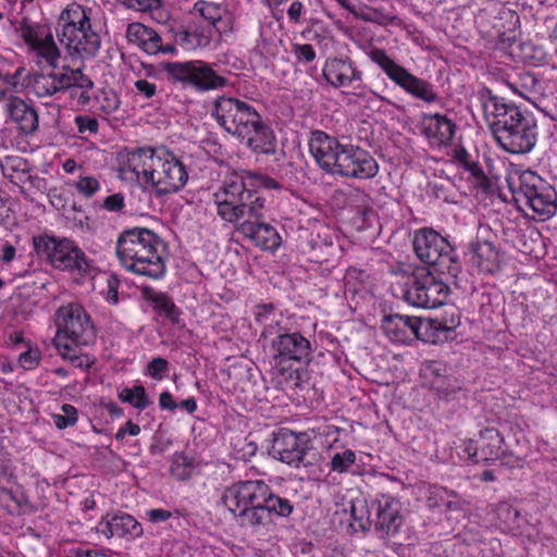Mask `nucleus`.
I'll use <instances>...</instances> for the list:
<instances>
[{
  "mask_svg": "<svg viewBox=\"0 0 557 557\" xmlns=\"http://www.w3.org/2000/svg\"><path fill=\"white\" fill-rule=\"evenodd\" d=\"M220 502L239 525L256 531L271 525L273 517H288L294 509L288 498L274 494L262 480L238 481L226 486Z\"/></svg>",
  "mask_w": 557,
  "mask_h": 557,
  "instance_id": "f257e3e1",
  "label": "nucleus"
},
{
  "mask_svg": "<svg viewBox=\"0 0 557 557\" xmlns=\"http://www.w3.org/2000/svg\"><path fill=\"white\" fill-rule=\"evenodd\" d=\"M120 173L124 180H135L157 195L177 193L188 181L186 166L164 147H141L127 151Z\"/></svg>",
  "mask_w": 557,
  "mask_h": 557,
  "instance_id": "f03ea898",
  "label": "nucleus"
},
{
  "mask_svg": "<svg viewBox=\"0 0 557 557\" xmlns=\"http://www.w3.org/2000/svg\"><path fill=\"white\" fill-rule=\"evenodd\" d=\"M484 113L497 144L512 154L529 153L537 141L535 121L496 96L484 103Z\"/></svg>",
  "mask_w": 557,
  "mask_h": 557,
  "instance_id": "7ed1b4c3",
  "label": "nucleus"
},
{
  "mask_svg": "<svg viewBox=\"0 0 557 557\" xmlns=\"http://www.w3.org/2000/svg\"><path fill=\"white\" fill-rule=\"evenodd\" d=\"M57 333L53 338L58 354L75 368H88L89 358L82 348L96 338V331L90 315L77 302L61 306L54 317Z\"/></svg>",
  "mask_w": 557,
  "mask_h": 557,
  "instance_id": "20e7f679",
  "label": "nucleus"
},
{
  "mask_svg": "<svg viewBox=\"0 0 557 557\" xmlns=\"http://www.w3.org/2000/svg\"><path fill=\"white\" fill-rule=\"evenodd\" d=\"M55 35L61 48L72 60L94 58L101 47V37L94 22V10L71 3L59 15Z\"/></svg>",
  "mask_w": 557,
  "mask_h": 557,
  "instance_id": "39448f33",
  "label": "nucleus"
},
{
  "mask_svg": "<svg viewBox=\"0 0 557 557\" xmlns=\"http://www.w3.org/2000/svg\"><path fill=\"white\" fill-rule=\"evenodd\" d=\"M161 244L159 236L148 228H127L117 237L116 256L125 270L157 280L165 273L159 251Z\"/></svg>",
  "mask_w": 557,
  "mask_h": 557,
  "instance_id": "423d86ee",
  "label": "nucleus"
},
{
  "mask_svg": "<svg viewBox=\"0 0 557 557\" xmlns=\"http://www.w3.org/2000/svg\"><path fill=\"white\" fill-rule=\"evenodd\" d=\"M212 196L216 214L236 227L247 216L258 215L262 202H265L260 193L247 188L243 177L237 174L227 177Z\"/></svg>",
  "mask_w": 557,
  "mask_h": 557,
  "instance_id": "0eeeda50",
  "label": "nucleus"
},
{
  "mask_svg": "<svg viewBox=\"0 0 557 557\" xmlns=\"http://www.w3.org/2000/svg\"><path fill=\"white\" fill-rule=\"evenodd\" d=\"M32 242L37 257L55 270L86 272L89 269L86 253L71 238L45 233L33 236Z\"/></svg>",
  "mask_w": 557,
  "mask_h": 557,
  "instance_id": "6e6552de",
  "label": "nucleus"
},
{
  "mask_svg": "<svg viewBox=\"0 0 557 557\" xmlns=\"http://www.w3.org/2000/svg\"><path fill=\"white\" fill-rule=\"evenodd\" d=\"M511 190L515 201L530 209L541 220H547L556 214L557 193L535 172H521L517 183H512Z\"/></svg>",
  "mask_w": 557,
  "mask_h": 557,
  "instance_id": "1a4fd4ad",
  "label": "nucleus"
},
{
  "mask_svg": "<svg viewBox=\"0 0 557 557\" xmlns=\"http://www.w3.org/2000/svg\"><path fill=\"white\" fill-rule=\"evenodd\" d=\"M28 87L38 98L53 97L69 89H77L78 102L86 104L90 100L89 90L94 83L81 69L63 65L60 71L29 74Z\"/></svg>",
  "mask_w": 557,
  "mask_h": 557,
  "instance_id": "9d476101",
  "label": "nucleus"
},
{
  "mask_svg": "<svg viewBox=\"0 0 557 557\" xmlns=\"http://www.w3.org/2000/svg\"><path fill=\"white\" fill-rule=\"evenodd\" d=\"M413 249L417 257L442 274L457 276L460 264L450 243L432 228H420L414 233Z\"/></svg>",
  "mask_w": 557,
  "mask_h": 557,
  "instance_id": "9b49d317",
  "label": "nucleus"
},
{
  "mask_svg": "<svg viewBox=\"0 0 557 557\" xmlns=\"http://www.w3.org/2000/svg\"><path fill=\"white\" fill-rule=\"evenodd\" d=\"M367 55L389 81L408 95L426 103H434L438 100V95L431 83L410 73L389 57L384 49L372 48L367 52Z\"/></svg>",
  "mask_w": 557,
  "mask_h": 557,
  "instance_id": "f8f14e48",
  "label": "nucleus"
},
{
  "mask_svg": "<svg viewBox=\"0 0 557 557\" xmlns=\"http://www.w3.org/2000/svg\"><path fill=\"white\" fill-rule=\"evenodd\" d=\"M170 77L199 92L216 90L227 85V78L214 71L211 64L200 61L170 62L165 64Z\"/></svg>",
  "mask_w": 557,
  "mask_h": 557,
  "instance_id": "ddd939ff",
  "label": "nucleus"
},
{
  "mask_svg": "<svg viewBox=\"0 0 557 557\" xmlns=\"http://www.w3.org/2000/svg\"><path fill=\"white\" fill-rule=\"evenodd\" d=\"M21 36L26 45V53L29 60L37 66H48L47 70L36 71V73L61 70L58 69L62 57L61 48L50 29L44 26L25 25L21 29Z\"/></svg>",
  "mask_w": 557,
  "mask_h": 557,
  "instance_id": "4468645a",
  "label": "nucleus"
},
{
  "mask_svg": "<svg viewBox=\"0 0 557 557\" xmlns=\"http://www.w3.org/2000/svg\"><path fill=\"white\" fill-rule=\"evenodd\" d=\"M322 75L324 79L334 88H352L350 92L357 98L364 99L369 94L374 95L381 101L393 104V102L384 96H381L363 84V73L356 63L348 57L329 58L326 59Z\"/></svg>",
  "mask_w": 557,
  "mask_h": 557,
  "instance_id": "2eb2a0df",
  "label": "nucleus"
},
{
  "mask_svg": "<svg viewBox=\"0 0 557 557\" xmlns=\"http://www.w3.org/2000/svg\"><path fill=\"white\" fill-rule=\"evenodd\" d=\"M259 115L251 104L232 97H218L212 109V116L216 123L237 139L247 134L248 127Z\"/></svg>",
  "mask_w": 557,
  "mask_h": 557,
  "instance_id": "dca6fc26",
  "label": "nucleus"
},
{
  "mask_svg": "<svg viewBox=\"0 0 557 557\" xmlns=\"http://www.w3.org/2000/svg\"><path fill=\"white\" fill-rule=\"evenodd\" d=\"M449 287L432 274L413 276L406 284L403 297L411 306L433 309L445 304Z\"/></svg>",
  "mask_w": 557,
  "mask_h": 557,
  "instance_id": "f3484780",
  "label": "nucleus"
},
{
  "mask_svg": "<svg viewBox=\"0 0 557 557\" xmlns=\"http://www.w3.org/2000/svg\"><path fill=\"white\" fill-rule=\"evenodd\" d=\"M275 366H282L286 361L308 363L313 348L308 338L299 332H282L281 329L271 342Z\"/></svg>",
  "mask_w": 557,
  "mask_h": 557,
  "instance_id": "a211bd4d",
  "label": "nucleus"
},
{
  "mask_svg": "<svg viewBox=\"0 0 557 557\" xmlns=\"http://www.w3.org/2000/svg\"><path fill=\"white\" fill-rule=\"evenodd\" d=\"M379 172V164L369 151L354 145H346L334 175L348 178L368 180Z\"/></svg>",
  "mask_w": 557,
  "mask_h": 557,
  "instance_id": "6ab92c4d",
  "label": "nucleus"
},
{
  "mask_svg": "<svg viewBox=\"0 0 557 557\" xmlns=\"http://www.w3.org/2000/svg\"><path fill=\"white\" fill-rule=\"evenodd\" d=\"M505 83L513 94L535 107H540L554 88L550 81L527 71L513 72L507 76Z\"/></svg>",
  "mask_w": 557,
  "mask_h": 557,
  "instance_id": "aec40b11",
  "label": "nucleus"
},
{
  "mask_svg": "<svg viewBox=\"0 0 557 557\" xmlns=\"http://www.w3.org/2000/svg\"><path fill=\"white\" fill-rule=\"evenodd\" d=\"M5 123L15 127L21 137H32L39 128V116L35 107L18 96H10L3 106Z\"/></svg>",
  "mask_w": 557,
  "mask_h": 557,
  "instance_id": "412c9836",
  "label": "nucleus"
},
{
  "mask_svg": "<svg viewBox=\"0 0 557 557\" xmlns=\"http://www.w3.org/2000/svg\"><path fill=\"white\" fill-rule=\"evenodd\" d=\"M374 511L373 527L380 537L395 536L404 524L401 504L391 495H381L370 506Z\"/></svg>",
  "mask_w": 557,
  "mask_h": 557,
  "instance_id": "4be33fe9",
  "label": "nucleus"
},
{
  "mask_svg": "<svg viewBox=\"0 0 557 557\" xmlns=\"http://www.w3.org/2000/svg\"><path fill=\"white\" fill-rule=\"evenodd\" d=\"M310 449V440L304 433L281 430L274 437L272 455L289 466L296 468L305 465V457Z\"/></svg>",
  "mask_w": 557,
  "mask_h": 557,
  "instance_id": "5701e85b",
  "label": "nucleus"
},
{
  "mask_svg": "<svg viewBox=\"0 0 557 557\" xmlns=\"http://www.w3.org/2000/svg\"><path fill=\"white\" fill-rule=\"evenodd\" d=\"M345 146L323 131L310 134L309 151L320 168L330 174H334Z\"/></svg>",
  "mask_w": 557,
  "mask_h": 557,
  "instance_id": "b1692460",
  "label": "nucleus"
},
{
  "mask_svg": "<svg viewBox=\"0 0 557 557\" xmlns=\"http://www.w3.org/2000/svg\"><path fill=\"white\" fill-rule=\"evenodd\" d=\"M257 213L256 216H247L236 230L262 249L274 250L278 248L281 237L277 231L264 221V202H262V207Z\"/></svg>",
  "mask_w": 557,
  "mask_h": 557,
  "instance_id": "393cba45",
  "label": "nucleus"
},
{
  "mask_svg": "<svg viewBox=\"0 0 557 557\" xmlns=\"http://www.w3.org/2000/svg\"><path fill=\"white\" fill-rule=\"evenodd\" d=\"M422 385L447 397L461 388L459 381L451 375L450 369L442 361L433 360L422 364L420 370Z\"/></svg>",
  "mask_w": 557,
  "mask_h": 557,
  "instance_id": "a878e982",
  "label": "nucleus"
},
{
  "mask_svg": "<svg viewBox=\"0 0 557 557\" xmlns=\"http://www.w3.org/2000/svg\"><path fill=\"white\" fill-rule=\"evenodd\" d=\"M214 29L222 37H231L237 30L235 17L232 13L224 10L208 29H202L198 33L193 26L188 25L186 29L178 34V39L187 49H195L197 47H205L210 44L211 30Z\"/></svg>",
  "mask_w": 557,
  "mask_h": 557,
  "instance_id": "bb28decb",
  "label": "nucleus"
},
{
  "mask_svg": "<svg viewBox=\"0 0 557 557\" xmlns=\"http://www.w3.org/2000/svg\"><path fill=\"white\" fill-rule=\"evenodd\" d=\"M239 140L256 154L272 156L276 152V136L261 115L248 127L247 134L240 136Z\"/></svg>",
  "mask_w": 557,
  "mask_h": 557,
  "instance_id": "cd10ccee",
  "label": "nucleus"
},
{
  "mask_svg": "<svg viewBox=\"0 0 557 557\" xmlns=\"http://www.w3.org/2000/svg\"><path fill=\"white\" fill-rule=\"evenodd\" d=\"M421 321L401 314H392L383 319L382 330L384 334L394 343L408 344L419 338Z\"/></svg>",
  "mask_w": 557,
  "mask_h": 557,
  "instance_id": "c85d7f7f",
  "label": "nucleus"
},
{
  "mask_svg": "<svg viewBox=\"0 0 557 557\" xmlns=\"http://www.w3.org/2000/svg\"><path fill=\"white\" fill-rule=\"evenodd\" d=\"M422 134L435 146H447L450 144L456 125L446 115L424 114L421 121Z\"/></svg>",
  "mask_w": 557,
  "mask_h": 557,
  "instance_id": "c756f323",
  "label": "nucleus"
},
{
  "mask_svg": "<svg viewBox=\"0 0 557 557\" xmlns=\"http://www.w3.org/2000/svg\"><path fill=\"white\" fill-rule=\"evenodd\" d=\"M98 531L107 539L132 536L138 537L143 534L140 523L131 515L119 512L111 517L107 516L98 524Z\"/></svg>",
  "mask_w": 557,
  "mask_h": 557,
  "instance_id": "7c9ffc66",
  "label": "nucleus"
},
{
  "mask_svg": "<svg viewBox=\"0 0 557 557\" xmlns=\"http://www.w3.org/2000/svg\"><path fill=\"white\" fill-rule=\"evenodd\" d=\"M127 38L131 42L136 44L148 54H157L159 52L170 53L174 51L171 45H163L160 35L152 28L140 23L129 24L127 27Z\"/></svg>",
  "mask_w": 557,
  "mask_h": 557,
  "instance_id": "2f4dec72",
  "label": "nucleus"
},
{
  "mask_svg": "<svg viewBox=\"0 0 557 557\" xmlns=\"http://www.w3.org/2000/svg\"><path fill=\"white\" fill-rule=\"evenodd\" d=\"M470 264L479 273L492 274L499 270V251L490 242H478L470 247Z\"/></svg>",
  "mask_w": 557,
  "mask_h": 557,
  "instance_id": "473e14b6",
  "label": "nucleus"
},
{
  "mask_svg": "<svg viewBox=\"0 0 557 557\" xmlns=\"http://www.w3.org/2000/svg\"><path fill=\"white\" fill-rule=\"evenodd\" d=\"M141 295L144 299L152 306L157 313L163 315L173 324L180 322L181 311L172 298L169 297L165 293L158 292L152 287L146 286L141 289Z\"/></svg>",
  "mask_w": 557,
  "mask_h": 557,
  "instance_id": "72a5a7b5",
  "label": "nucleus"
},
{
  "mask_svg": "<svg viewBox=\"0 0 557 557\" xmlns=\"http://www.w3.org/2000/svg\"><path fill=\"white\" fill-rule=\"evenodd\" d=\"M480 458L483 461L497 460L502 457L504 437L494 428L480 431Z\"/></svg>",
  "mask_w": 557,
  "mask_h": 557,
  "instance_id": "f704fd0d",
  "label": "nucleus"
},
{
  "mask_svg": "<svg viewBox=\"0 0 557 557\" xmlns=\"http://www.w3.org/2000/svg\"><path fill=\"white\" fill-rule=\"evenodd\" d=\"M1 172L4 177L13 184L21 186L32 178L27 161L18 156H7L0 162Z\"/></svg>",
  "mask_w": 557,
  "mask_h": 557,
  "instance_id": "c9c22d12",
  "label": "nucleus"
},
{
  "mask_svg": "<svg viewBox=\"0 0 557 557\" xmlns=\"http://www.w3.org/2000/svg\"><path fill=\"white\" fill-rule=\"evenodd\" d=\"M195 469L194 458L184 453H175L172 457L170 471L177 480L189 479Z\"/></svg>",
  "mask_w": 557,
  "mask_h": 557,
  "instance_id": "e433bc0d",
  "label": "nucleus"
},
{
  "mask_svg": "<svg viewBox=\"0 0 557 557\" xmlns=\"http://www.w3.org/2000/svg\"><path fill=\"white\" fill-rule=\"evenodd\" d=\"M275 308L272 304L258 305L255 309V317L257 323L263 325L262 336L267 337L275 333V329L278 326L272 323L274 321Z\"/></svg>",
  "mask_w": 557,
  "mask_h": 557,
  "instance_id": "4c0bfd02",
  "label": "nucleus"
},
{
  "mask_svg": "<svg viewBox=\"0 0 557 557\" xmlns=\"http://www.w3.org/2000/svg\"><path fill=\"white\" fill-rule=\"evenodd\" d=\"M119 398L123 403L133 405L138 410H144L150 404L146 389L143 385H136L133 388H124L120 392Z\"/></svg>",
  "mask_w": 557,
  "mask_h": 557,
  "instance_id": "58836bf2",
  "label": "nucleus"
},
{
  "mask_svg": "<svg viewBox=\"0 0 557 557\" xmlns=\"http://www.w3.org/2000/svg\"><path fill=\"white\" fill-rule=\"evenodd\" d=\"M356 454L351 449H344L335 453L330 461V469L333 472L346 473L356 462Z\"/></svg>",
  "mask_w": 557,
  "mask_h": 557,
  "instance_id": "ea45409f",
  "label": "nucleus"
},
{
  "mask_svg": "<svg viewBox=\"0 0 557 557\" xmlns=\"http://www.w3.org/2000/svg\"><path fill=\"white\" fill-rule=\"evenodd\" d=\"M223 12L224 9L220 4L213 2L199 0L194 4V13H198L200 17L207 21L209 27L219 20Z\"/></svg>",
  "mask_w": 557,
  "mask_h": 557,
  "instance_id": "a19ab883",
  "label": "nucleus"
},
{
  "mask_svg": "<svg viewBox=\"0 0 557 557\" xmlns=\"http://www.w3.org/2000/svg\"><path fill=\"white\" fill-rule=\"evenodd\" d=\"M73 187L78 195L88 199L100 190L101 184L96 176L81 175L78 180L74 182Z\"/></svg>",
  "mask_w": 557,
  "mask_h": 557,
  "instance_id": "79ce46f5",
  "label": "nucleus"
},
{
  "mask_svg": "<svg viewBox=\"0 0 557 557\" xmlns=\"http://www.w3.org/2000/svg\"><path fill=\"white\" fill-rule=\"evenodd\" d=\"M351 517L356 528L360 530L366 531L373 525V518H371L369 507L363 502L354 503L351 505Z\"/></svg>",
  "mask_w": 557,
  "mask_h": 557,
  "instance_id": "37998d69",
  "label": "nucleus"
},
{
  "mask_svg": "<svg viewBox=\"0 0 557 557\" xmlns=\"http://www.w3.org/2000/svg\"><path fill=\"white\" fill-rule=\"evenodd\" d=\"M52 420L60 430L73 426L77 422V410L74 406L64 404L61 407V413L52 414Z\"/></svg>",
  "mask_w": 557,
  "mask_h": 557,
  "instance_id": "c03bdc74",
  "label": "nucleus"
},
{
  "mask_svg": "<svg viewBox=\"0 0 557 557\" xmlns=\"http://www.w3.org/2000/svg\"><path fill=\"white\" fill-rule=\"evenodd\" d=\"M27 349L20 354L18 363L24 370L37 368L41 360L40 350L26 344Z\"/></svg>",
  "mask_w": 557,
  "mask_h": 557,
  "instance_id": "a18cd8bd",
  "label": "nucleus"
},
{
  "mask_svg": "<svg viewBox=\"0 0 557 557\" xmlns=\"http://www.w3.org/2000/svg\"><path fill=\"white\" fill-rule=\"evenodd\" d=\"M292 53L296 61L301 64H308L315 60L317 53L313 47L309 44H293Z\"/></svg>",
  "mask_w": 557,
  "mask_h": 557,
  "instance_id": "49530a36",
  "label": "nucleus"
},
{
  "mask_svg": "<svg viewBox=\"0 0 557 557\" xmlns=\"http://www.w3.org/2000/svg\"><path fill=\"white\" fill-rule=\"evenodd\" d=\"M169 371V362L162 357H156L148 362L146 367V374L157 381H161L164 374Z\"/></svg>",
  "mask_w": 557,
  "mask_h": 557,
  "instance_id": "de8ad7c7",
  "label": "nucleus"
},
{
  "mask_svg": "<svg viewBox=\"0 0 557 557\" xmlns=\"http://www.w3.org/2000/svg\"><path fill=\"white\" fill-rule=\"evenodd\" d=\"M99 103L102 112L112 114L120 108L121 101L115 91L104 90L99 98Z\"/></svg>",
  "mask_w": 557,
  "mask_h": 557,
  "instance_id": "09e8293b",
  "label": "nucleus"
},
{
  "mask_svg": "<svg viewBox=\"0 0 557 557\" xmlns=\"http://www.w3.org/2000/svg\"><path fill=\"white\" fill-rule=\"evenodd\" d=\"M75 125L81 134H95L98 132L99 123L95 117L89 115H77L75 117Z\"/></svg>",
  "mask_w": 557,
  "mask_h": 557,
  "instance_id": "8fccbe9b",
  "label": "nucleus"
},
{
  "mask_svg": "<svg viewBox=\"0 0 557 557\" xmlns=\"http://www.w3.org/2000/svg\"><path fill=\"white\" fill-rule=\"evenodd\" d=\"M461 453L460 456L462 458H468L474 462L483 461L480 458V444L479 442L475 443L472 440L465 441L461 445Z\"/></svg>",
  "mask_w": 557,
  "mask_h": 557,
  "instance_id": "3c124183",
  "label": "nucleus"
},
{
  "mask_svg": "<svg viewBox=\"0 0 557 557\" xmlns=\"http://www.w3.org/2000/svg\"><path fill=\"white\" fill-rule=\"evenodd\" d=\"M124 207V196L121 193L110 195L102 201V208L110 212H121Z\"/></svg>",
  "mask_w": 557,
  "mask_h": 557,
  "instance_id": "603ef678",
  "label": "nucleus"
},
{
  "mask_svg": "<svg viewBox=\"0 0 557 557\" xmlns=\"http://www.w3.org/2000/svg\"><path fill=\"white\" fill-rule=\"evenodd\" d=\"M134 86L137 94L145 97L146 99L152 98L157 92L156 84L145 78H138L134 83Z\"/></svg>",
  "mask_w": 557,
  "mask_h": 557,
  "instance_id": "864d4df0",
  "label": "nucleus"
},
{
  "mask_svg": "<svg viewBox=\"0 0 557 557\" xmlns=\"http://www.w3.org/2000/svg\"><path fill=\"white\" fill-rule=\"evenodd\" d=\"M119 286L120 281L115 275H109L107 278V300L112 304L119 302Z\"/></svg>",
  "mask_w": 557,
  "mask_h": 557,
  "instance_id": "5fc2aeb1",
  "label": "nucleus"
},
{
  "mask_svg": "<svg viewBox=\"0 0 557 557\" xmlns=\"http://www.w3.org/2000/svg\"><path fill=\"white\" fill-rule=\"evenodd\" d=\"M146 517L151 523H160L169 520L172 512L163 508H153L146 511Z\"/></svg>",
  "mask_w": 557,
  "mask_h": 557,
  "instance_id": "6e6d98bb",
  "label": "nucleus"
},
{
  "mask_svg": "<svg viewBox=\"0 0 557 557\" xmlns=\"http://www.w3.org/2000/svg\"><path fill=\"white\" fill-rule=\"evenodd\" d=\"M24 71V66H18L13 73L3 71V76L5 81L9 82L8 86L11 90V94L18 90L20 78L22 77Z\"/></svg>",
  "mask_w": 557,
  "mask_h": 557,
  "instance_id": "4d7b16f0",
  "label": "nucleus"
},
{
  "mask_svg": "<svg viewBox=\"0 0 557 557\" xmlns=\"http://www.w3.org/2000/svg\"><path fill=\"white\" fill-rule=\"evenodd\" d=\"M140 433V426L138 424L133 423L132 421H127L126 424L120 428L115 434V438L117 441H122L126 434L132 436H136Z\"/></svg>",
  "mask_w": 557,
  "mask_h": 557,
  "instance_id": "13d9d810",
  "label": "nucleus"
},
{
  "mask_svg": "<svg viewBox=\"0 0 557 557\" xmlns=\"http://www.w3.org/2000/svg\"><path fill=\"white\" fill-rule=\"evenodd\" d=\"M302 9L304 5L300 1H293L287 10L288 18L294 23H298L302 14Z\"/></svg>",
  "mask_w": 557,
  "mask_h": 557,
  "instance_id": "bf43d9fd",
  "label": "nucleus"
},
{
  "mask_svg": "<svg viewBox=\"0 0 557 557\" xmlns=\"http://www.w3.org/2000/svg\"><path fill=\"white\" fill-rule=\"evenodd\" d=\"M159 406L162 409L174 411L177 408V404L174 401L173 396L170 392H162L159 397Z\"/></svg>",
  "mask_w": 557,
  "mask_h": 557,
  "instance_id": "052dcab7",
  "label": "nucleus"
},
{
  "mask_svg": "<svg viewBox=\"0 0 557 557\" xmlns=\"http://www.w3.org/2000/svg\"><path fill=\"white\" fill-rule=\"evenodd\" d=\"M15 247L9 243H4L0 249V258L4 263L11 262L15 258Z\"/></svg>",
  "mask_w": 557,
  "mask_h": 557,
  "instance_id": "680f3d73",
  "label": "nucleus"
},
{
  "mask_svg": "<svg viewBox=\"0 0 557 557\" xmlns=\"http://www.w3.org/2000/svg\"><path fill=\"white\" fill-rule=\"evenodd\" d=\"M447 511L458 512L460 515L465 513V508H462V502L460 499L446 500L442 504Z\"/></svg>",
  "mask_w": 557,
  "mask_h": 557,
  "instance_id": "e2e57ef3",
  "label": "nucleus"
},
{
  "mask_svg": "<svg viewBox=\"0 0 557 557\" xmlns=\"http://www.w3.org/2000/svg\"><path fill=\"white\" fill-rule=\"evenodd\" d=\"M466 166L467 169L470 171V173L479 181V182H482V181H485L486 177H485V174L483 172V170L481 169V166L475 163V162H468L466 163Z\"/></svg>",
  "mask_w": 557,
  "mask_h": 557,
  "instance_id": "0e129e2a",
  "label": "nucleus"
},
{
  "mask_svg": "<svg viewBox=\"0 0 557 557\" xmlns=\"http://www.w3.org/2000/svg\"><path fill=\"white\" fill-rule=\"evenodd\" d=\"M9 82L5 81L3 76V70L0 69V102L7 101L8 96L11 95V90L9 89Z\"/></svg>",
  "mask_w": 557,
  "mask_h": 557,
  "instance_id": "69168bd1",
  "label": "nucleus"
},
{
  "mask_svg": "<svg viewBox=\"0 0 557 557\" xmlns=\"http://www.w3.org/2000/svg\"><path fill=\"white\" fill-rule=\"evenodd\" d=\"M7 344L17 346L25 344L24 336L21 332H12L7 336Z\"/></svg>",
  "mask_w": 557,
  "mask_h": 557,
  "instance_id": "338daca9",
  "label": "nucleus"
},
{
  "mask_svg": "<svg viewBox=\"0 0 557 557\" xmlns=\"http://www.w3.org/2000/svg\"><path fill=\"white\" fill-rule=\"evenodd\" d=\"M180 406L185 409L187 412L193 413L197 409V401L194 397H189L183 400Z\"/></svg>",
  "mask_w": 557,
  "mask_h": 557,
  "instance_id": "774afa93",
  "label": "nucleus"
}]
</instances>
